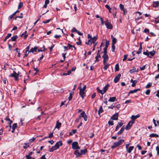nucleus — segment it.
Wrapping results in <instances>:
<instances>
[{
    "label": "nucleus",
    "mask_w": 159,
    "mask_h": 159,
    "mask_svg": "<svg viewBox=\"0 0 159 159\" xmlns=\"http://www.w3.org/2000/svg\"><path fill=\"white\" fill-rule=\"evenodd\" d=\"M98 37L96 36H94L93 38H91L90 39H89L88 42L85 43L86 44L91 45L92 43H95V41L97 39Z\"/></svg>",
    "instance_id": "f257e3e1"
},
{
    "label": "nucleus",
    "mask_w": 159,
    "mask_h": 159,
    "mask_svg": "<svg viewBox=\"0 0 159 159\" xmlns=\"http://www.w3.org/2000/svg\"><path fill=\"white\" fill-rule=\"evenodd\" d=\"M125 141L124 139H120L118 142H115L113 145L111 146V148L113 149L118 147Z\"/></svg>",
    "instance_id": "f03ea898"
},
{
    "label": "nucleus",
    "mask_w": 159,
    "mask_h": 159,
    "mask_svg": "<svg viewBox=\"0 0 159 159\" xmlns=\"http://www.w3.org/2000/svg\"><path fill=\"white\" fill-rule=\"evenodd\" d=\"M155 53V51L154 50L150 52H148L147 50L146 52H143V54L147 56L148 57L150 58L154 55Z\"/></svg>",
    "instance_id": "7ed1b4c3"
},
{
    "label": "nucleus",
    "mask_w": 159,
    "mask_h": 159,
    "mask_svg": "<svg viewBox=\"0 0 159 159\" xmlns=\"http://www.w3.org/2000/svg\"><path fill=\"white\" fill-rule=\"evenodd\" d=\"M72 148L73 149H79L80 148L77 142H74L72 144Z\"/></svg>",
    "instance_id": "20e7f679"
},
{
    "label": "nucleus",
    "mask_w": 159,
    "mask_h": 159,
    "mask_svg": "<svg viewBox=\"0 0 159 159\" xmlns=\"http://www.w3.org/2000/svg\"><path fill=\"white\" fill-rule=\"evenodd\" d=\"M19 75L18 73L17 74L15 71H13V73L11 74L9 76L10 77H14L15 78V80L17 81L18 80Z\"/></svg>",
    "instance_id": "39448f33"
},
{
    "label": "nucleus",
    "mask_w": 159,
    "mask_h": 159,
    "mask_svg": "<svg viewBox=\"0 0 159 159\" xmlns=\"http://www.w3.org/2000/svg\"><path fill=\"white\" fill-rule=\"evenodd\" d=\"M19 75L18 73L17 74L15 71H13V73L11 74L9 76L10 77H14L15 78V80L17 81L18 80Z\"/></svg>",
    "instance_id": "423d86ee"
},
{
    "label": "nucleus",
    "mask_w": 159,
    "mask_h": 159,
    "mask_svg": "<svg viewBox=\"0 0 159 159\" xmlns=\"http://www.w3.org/2000/svg\"><path fill=\"white\" fill-rule=\"evenodd\" d=\"M134 120H131L127 124L125 127L126 130L129 129L132 126V125L134 123Z\"/></svg>",
    "instance_id": "0eeeda50"
},
{
    "label": "nucleus",
    "mask_w": 159,
    "mask_h": 159,
    "mask_svg": "<svg viewBox=\"0 0 159 159\" xmlns=\"http://www.w3.org/2000/svg\"><path fill=\"white\" fill-rule=\"evenodd\" d=\"M80 91L79 92V94L81 97L82 99H83L84 97L85 96V92H84V90H83L82 89V88L80 87Z\"/></svg>",
    "instance_id": "6e6552de"
},
{
    "label": "nucleus",
    "mask_w": 159,
    "mask_h": 159,
    "mask_svg": "<svg viewBox=\"0 0 159 159\" xmlns=\"http://www.w3.org/2000/svg\"><path fill=\"white\" fill-rule=\"evenodd\" d=\"M105 24L107 28L110 29H112V25L110 23L108 22L107 21H105Z\"/></svg>",
    "instance_id": "1a4fd4ad"
},
{
    "label": "nucleus",
    "mask_w": 159,
    "mask_h": 159,
    "mask_svg": "<svg viewBox=\"0 0 159 159\" xmlns=\"http://www.w3.org/2000/svg\"><path fill=\"white\" fill-rule=\"evenodd\" d=\"M102 57L103 59V63H106L108 61V55L107 54H104Z\"/></svg>",
    "instance_id": "9d476101"
},
{
    "label": "nucleus",
    "mask_w": 159,
    "mask_h": 159,
    "mask_svg": "<svg viewBox=\"0 0 159 159\" xmlns=\"http://www.w3.org/2000/svg\"><path fill=\"white\" fill-rule=\"evenodd\" d=\"M80 117L81 116L83 118L85 121H86L87 120V116L85 114L84 111H83L80 113Z\"/></svg>",
    "instance_id": "9b49d317"
},
{
    "label": "nucleus",
    "mask_w": 159,
    "mask_h": 159,
    "mask_svg": "<svg viewBox=\"0 0 159 159\" xmlns=\"http://www.w3.org/2000/svg\"><path fill=\"white\" fill-rule=\"evenodd\" d=\"M121 76L120 74H118L114 78V81L115 83H117L119 80Z\"/></svg>",
    "instance_id": "f8f14e48"
},
{
    "label": "nucleus",
    "mask_w": 159,
    "mask_h": 159,
    "mask_svg": "<svg viewBox=\"0 0 159 159\" xmlns=\"http://www.w3.org/2000/svg\"><path fill=\"white\" fill-rule=\"evenodd\" d=\"M118 113H116L112 116L111 119L113 120H117L118 119Z\"/></svg>",
    "instance_id": "ddd939ff"
},
{
    "label": "nucleus",
    "mask_w": 159,
    "mask_h": 159,
    "mask_svg": "<svg viewBox=\"0 0 159 159\" xmlns=\"http://www.w3.org/2000/svg\"><path fill=\"white\" fill-rule=\"evenodd\" d=\"M62 145V143L61 141H60L57 142L55 145L56 148L58 149L59 148L60 146H61Z\"/></svg>",
    "instance_id": "4468645a"
},
{
    "label": "nucleus",
    "mask_w": 159,
    "mask_h": 159,
    "mask_svg": "<svg viewBox=\"0 0 159 159\" xmlns=\"http://www.w3.org/2000/svg\"><path fill=\"white\" fill-rule=\"evenodd\" d=\"M140 116L139 114H138L136 116L132 115L131 117V118L132 119V120H134L136 119L137 118L139 117Z\"/></svg>",
    "instance_id": "2eb2a0df"
},
{
    "label": "nucleus",
    "mask_w": 159,
    "mask_h": 159,
    "mask_svg": "<svg viewBox=\"0 0 159 159\" xmlns=\"http://www.w3.org/2000/svg\"><path fill=\"white\" fill-rule=\"evenodd\" d=\"M123 125V123L122 122H120L118 123L117 124V125L116 127V129H115V131H117L119 128L121 127Z\"/></svg>",
    "instance_id": "dca6fc26"
},
{
    "label": "nucleus",
    "mask_w": 159,
    "mask_h": 159,
    "mask_svg": "<svg viewBox=\"0 0 159 159\" xmlns=\"http://www.w3.org/2000/svg\"><path fill=\"white\" fill-rule=\"evenodd\" d=\"M130 82L132 83L131 86L134 87L136 85V84L137 83V81L136 80H134L132 79H131L130 80Z\"/></svg>",
    "instance_id": "f3484780"
},
{
    "label": "nucleus",
    "mask_w": 159,
    "mask_h": 159,
    "mask_svg": "<svg viewBox=\"0 0 159 159\" xmlns=\"http://www.w3.org/2000/svg\"><path fill=\"white\" fill-rule=\"evenodd\" d=\"M74 154L77 157H78L81 155L80 152H79V150H75L74 153Z\"/></svg>",
    "instance_id": "a211bd4d"
},
{
    "label": "nucleus",
    "mask_w": 159,
    "mask_h": 159,
    "mask_svg": "<svg viewBox=\"0 0 159 159\" xmlns=\"http://www.w3.org/2000/svg\"><path fill=\"white\" fill-rule=\"evenodd\" d=\"M109 85V84H107L105 87H104L103 89L102 90V92H103V94L105 93L106 91L107 90L108 87Z\"/></svg>",
    "instance_id": "6ab92c4d"
},
{
    "label": "nucleus",
    "mask_w": 159,
    "mask_h": 159,
    "mask_svg": "<svg viewBox=\"0 0 159 159\" xmlns=\"http://www.w3.org/2000/svg\"><path fill=\"white\" fill-rule=\"evenodd\" d=\"M134 148V147L133 146L129 147L128 148V149H126L127 152L128 153H130Z\"/></svg>",
    "instance_id": "aec40b11"
},
{
    "label": "nucleus",
    "mask_w": 159,
    "mask_h": 159,
    "mask_svg": "<svg viewBox=\"0 0 159 159\" xmlns=\"http://www.w3.org/2000/svg\"><path fill=\"white\" fill-rule=\"evenodd\" d=\"M125 129V128L124 126H122L120 130L117 133V134L118 135H120L123 132Z\"/></svg>",
    "instance_id": "412c9836"
},
{
    "label": "nucleus",
    "mask_w": 159,
    "mask_h": 159,
    "mask_svg": "<svg viewBox=\"0 0 159 159\" xmlns=\"http://www.w3.org/2000/svg\"><path fill=\"white\" fill-rule=\"evenodd\" d=\"M61 123L59 122V121L58 120L55 126L56 128H57L59 129L61 127Z\"/></svg>",
    "instance_id": "4be33fe9"
},
{
    "label": "nucleus",
    "mask_w": 159,
    "mask_h": 159,
    "mask_svg": "<svg viewBox=\"0 0 159 159\" xmlns=\"http://www.w3.org/2000/svg\"><path fill=\"white\" fill-rule=\"evenodd\" d=\"M38 47H35L34 48H32L30 50V52H36Z\"/></svg>",
    "instance_id": "5701e85b"
},
{
    "label": "nucleus",
    "mask_w": 159,
    "mask_h": 159,
    "mask_svg": "<svg viewBox=\"0 0 159 159\" xmlns=\"http://www.w3.org/2000/svg\"><path fill=\"white\" fill-rule=\"evenodd\" d=\"M57 148H56L55 146L54 145V146H52L51 148H50L49 151L50 152H52L54 150H57Z\"/></svg>",
    "instance_id": "b1692460"
},
{
    "label": "nucleus",
    "mask_w": 159,
    "mask_h": 159,
    "mask_svg": "<svg viewBox=\"0 0 159 159\" xmlns=\"http://www.w3.org/2000/svg\"><path fill=\"white\" fill-rule=\"evenodd\" d=\"M87 152V150L86 149H85L84 150H80V154L81 155L85 154Z\"/></svg>",
    "instance_id": "393cba45"
},
{
    "label": "nucleus",
    "mask_w": 159,
    "mask_h": 159,
    "mask_svg": "<svg viewBox=\"0 0 159 159\" xmlns=\"http://www.w3.org/2000/svg\"><path fill=\"white\" fill-rule=\"evenodd\" d=\"M116 99V98L115 97H110L109 99L108 100V101L110 102H114Z\"/></svg>",
    "instance_id": "a878e982"
},
{
    "label": "nucleus",
    "mask_w": 159,
    "mask_h": 159,
    "mask_svg": "<svg viewBox=\"0 0 159 159\" xmlns=\"http://www.w3.org/2000/svg\"><path fill=\"white\" fill-rule=\"evenodd\" d=\"M104 65V66L103 68L105 70H106L108 68L109 66V64L106 63H103Z\"/></svg>",
    "instance_id": "bb28decb"
},
{
    "label": "nucleus",
    "mask_w": 159,
    "mask_h": 159,
    "mask_svg": "<svg viewBox=\"0 0 159 159\" xmlns=\"http://www.w3.org/2000/svg\"><path fill=\"white\" fill-rule=\"evenodd\" d=\"M159 4V2H153V6L154 7H157L158 6Z\"/></svg>",
    "instance_id": "cd10ccee"
},
{
    "label": "nucleus",
    "mask_w": 159,
    "mask_h": 159,
    "mask_svg": "<svg viewBox=\"0 0 159 159\" xmlns=\"http://www.w3.org/2000/svg\"><path fill=\"white\" fill-rule=\"evenodd\" d=\"M140 89H135L134 90H131L129 92V93H135L137 92L138 91H139Z\"/></svg>",
    "instance_id": "c85d7f7f"
},
{
    "label": "nucleus",
    "mask_w": 159,
    "mask_h": 159,
    "mask_svg": "<svg viewBox=\"0 0 159 159\" xmlns=\"http://www.w3.org/2000/svg\"><path fill=\"white\" fill-rule=\"evenodd\" d=\"M27 33V31H25L20 36L21 37H22L24 35V39H25L27 36V34H26V33Z\"/></svg>",
    "instance_id": "c756f323"
},
{
    "label": "nucleus",
    "mask_w": 159,
    "mask_h": 159,
    "mask_svg": "<svg viewBox=\"0 0 159 159\" xmlns=\"http://www.w3.org/2000/svg\"><path fill=\"white\" fill-rule=\"evenodd\" d=\"M142 50V43H140L139 46V50L137 52V54H140L141 52V50Z\"/></svg>",
    "instance_id": "7c9ffc66"
},
{
    "label": "nucleus",
    "mask_w": 159,
    "mask_h": 159,
    "mask_svg": "<svg viewBox=\"0 0 159 159\" xmlns=\"http://www.w3.org/2000/svg\"><path fill=\"white\" fill-rule=\"evenodd\" d=\"M150 137H158L159 135L158 134L152 133L150 134Z\"/></svg>",
    "instance_id": "2f4dec72"
},
{
    "label": "nucleus",
    "mask_w": 159,
    "mask_h": 159,
    "mask_svg": "<svg viewBox=\"0 0 159 159\" xmlns=\"http://www.w3.org/2000/svg\"><path fill=\"white\" fill-rule=\"evenodd\" d=\"M138 70V69L136 70L135 68L134 67L133 69H131L129 70V72L131 73H133L135 72H137Z\"/></svg>",
    "instance_id": "473e14b6"
},
{
    "label": "nucleus",
    "mask_w": 159,
    "mask_h": 159,
    "mask_svg": "<svg viewBox=\"0 0 159 159\" xmlns=\"http://www.w3.org/2000/svg\"><path fill=\"white\" fill-rule=\"evenodd\" d=\"M17 38L18 36L17 35H15L14 36L11 37V39L12 41H16Z\"/></svg>",
    "instance_id": "72a5a7b5"
},
{
    "label": "nucleus",
    "mask_w": 159,
    "mask_h": 159,
    "mask_svg": "<svg viewBox=\"0 0 159 159\" xmlns=\"http://www.w3.org/2000/svg\"><path fill=\"white\" fill-rule=\"evenodd\" d=\"M76 132V129H73L72 130V131L70 132L69 133V134L70 135H72L73 134H75Z\"/></svg>",
    "instance_id": "f704fd0d"
},
{
    "label": "nucleus",
    "mask_w": 159,
    "mask_h": 159,
    "mask_svg": "<svg viewBox=\"0 0 159 159\" xmlns=\"http://www.w3.org/2000/svg\"><path fill=\"white\" fill-rule=\"evenodd\" d=\"M115 70L116 71H118L119 70V67L118 63L116 64L115 66Z\"/></svg>",
    "instance_id": "c9c22d12"
},
{
    "label": "nucleus",
    "mask_w": 159,
    "mask_h": 159,
    "mask_svg": "<svg viewBox=\"0 0 159 159\" xmlns=\"http://www.w3.org/2000/svg\"><path fill=\"white\" fill-rule=\"evenodd\" d=\"M45 50V47H44V46H43V48H41L40 49H39L38 50V51L39 52L44 51Z\"/></svg>",
    "instance_id": "e433bc0d"
},
{
    "label": "nucleus",
    "mask_w": 159,
    "mask_h": 159,
    "mask_svg": "<svg viewBox=\"0 0 159 159\" xmlns=\"http://www.w3.org/2000/svg\"><path fill=\"white\" fill-rule=\"evenodd\" d=\"M68 46L69 47V48L70 49H71V48H74V49L75 50L76 49V48H75V46L74 45H70V44L69 43H68Z\"/></svg>",
    "instance_id": "4c0bfd02"
},
{
    "label": "nucleus",
    "mask_w": 159,
    "mask_h": 159,
    "mask_svg": "<svg viewBox=\"0 0 159 159\" xmlns=\"http://www.w3.org/2000/svg\"><path fill=\"white\" fill-rule=\"evenodd\" d=\"M116 42H117V39L115 38H113V39H112V44H115L116 43Z\"/></svg>",
    "instance_id": "58836bf2"
},
{
    "label": "nucleus",
    "mask_w": 159,
    "mask_h": 159,
    "mask_svg": "<svg viewBox=\"0 0 159 159\" xmlns=\"http://www.w3.org/2000/svg\"><path fill=\"white\" fill-rule=\"evenodd\" d=\"M120 9L123 11H124V6L121 4H120Z\"/></svg>",
    "instance_id": "ea45409f"
},
{
    "label": "nucleus",
    "mask_w": 159,
    "mask_h": 159,
    "mask_svg": "<svg viewBox=\"0 0 159 159\" xmlns=\"http://www.w3.org/2000/svg\"><path fill=\"white\" fill-rule=\"evenodd\" d=\"M103 111V110L102 109V106H101L100 107V108L98 111V113L99 115L100 113H102Z\"/></svg>",
    "instance_id": "a19ab883"
},
{
    "label": "nucleus",
    "mask_w": 159,
    "mask_h": 159,
    "mask_svg": "<svg viewBox=\"0 0 159 159\" xmlns=\"http://www.w3.org/2000/svg\"><path fill=\"white\" fill-rule=\"evenodd\" d=\"M109 44V41H108L107 40L106 41L105 47L107 48Z\"/></svg>",
    "instance_id": "79ce46f5"
},
{
    "label": "nucleus",
    "mask_w": 159,
    "mask_h": 159,
    "mask_svg": "<svg viewBox=\"0 0 159 159\" xmlns=\"http://www.w3.org/2000/svg\"><path fill=\"white\" fill-rule=\"evenodd\" d=\"M24 145H25V146H23V148L24 149H26L28 148H29L30 146L29 145V144H27L26 143H24Z\"/></svg>",
    "instance_id": "37998d69"
},
{
    "label": "nucleus",
    "mask_w": 159,
    "mask_h": 159,
    "mask_svg": "<svg viewBox=\"0 0 159 159\" xmlns=\"http://www.w3.org/2000/svg\"><path fill=\"white\" fill-rule=\"evenodd\" d=\"M152 83H149L146 86V88H150L152 85Z\"/></svg>",
    "instance_id": "c03bdc74"
},
{
    "label": "nucleus",
    "mask_w": 159,
    "mask_h": 159,
    "mask_svg": "<svg viewBox=\"0 0 159 159\" xmlns=\"http://www.w3.org/2000/svg\"><path fill=\"white\" fill-rule=\"evenodd\" d=\"M100 58L99 57L98 55V54H97V55L95 57V62H96V61L98 62L99 61V60L98 59V58Z\"/></svg>",
    "instance_id": "a18cd8bd"
},
{
    "label": "nucleus",
    "mask_w": 159,
    "mask_h": 159,
    "mask_svg": "<svg viewBox=\"0 0 159 159\" xmlns=\"http://www.w3.org/2000/svg\"><path fill=\"white\" fill-rule=\"evenodd\" d=\"M107 48L104 47L103 48V52H102L104 54H107Z\"/></svg>",
    "instance_id": "49530a36"
},
{
    "label": "nucleus",
    "mask_w": 159,
    "mask_h": 159,
    "mask_svg": "<svg viewBox=\"0 0 159 159\" xmlns=\"http://www.w3.org/2000/svg\"><path fill=\"white\" fill-rule=\"evenodd\" d=\"M101 50V48H100V50H98L97 51L98 55L99 56V57L100 58H101V55H100Z\"/></svg>",
    "instance_id": "de8ad7c7"
},
{
    "label": "nucleus",
    "mask_w": 159,
    "mask_h": 159,
    "mask_svg": "<svg viewBox=\"0 0 159 159\" xmlns=\"http://www.w3.org/2000/svg\"><path fill=\"white\" fill-rule=\"evenodd\" d=\"M23 5V3L22 2H20L19 5L18 7V9H19Z\"/></svg>",
    "instance_id": "09e8293b"
},
{
    "label": "nucleus",
    "mask_w": 159,
    "mask_h": 159,
    "mask_svg": "<svg viewBox=\"0 0 159 159\" xmlns=\"http://www.w3.org/2000/svg\"><path fill=\"white\" fill-rule=\"evenodd\" d=\"M97 89L98 92L102 94H103V92H102V90H100L98 88H97Z\"/></svg>",
    "instance_id": "8fccbe9b"
},
{
    "label": "nucleus",
    "mask_w": 159,
    "mask_h": 159,
    "mask_svg": "<svg viewBox=\"0 0 159 159\" xmlns=\"http://www.w3.org/2000/svg\"><path fill=\"white\" fill-rule=\"evenodd\" d=\"M17 124L16 123H14L12 126V129H16V128L17 127Z\"/></svg>",
    "instance_id": "3c124183"
},
{
    "label": "nucleus",
    "mask_w": 159,
    "mask_h": 159,
    "mask_svg": "<svg viewBox=\"0 0 159 159\" xmlns=\"http://www.w3.org/2000/svg\"><path fill=\"white\" fill-rule=\"evenodd\" d=\"M52 19L47 20L45 21H44L43 22V23H49L51 20Z\"/></svg>",
    "instance_id": "603ef678"
},
{
    "label": "nucleus",
    "mask_w": 159,
    "mask_h": 159,
    "mask_svg": "<svg viewBox=\"0 0 159 159\" xmlns=\"http://www.w3.org/2000/svg\"><path fill=\"white\" fill-rule=\"evenodd\" d=\"M72 93H70V96H69V97L68 98L69 101H70L72 99Z\"/></svg>",
    "instance_id": "864d4df0"
},
{
    "label": "nucleus",
    "mask_w": 159,
    "mask_h": 159,
    "mask_svg": "<svg viewBox=\"0 0 159 159\" xmlns=\"http://www.w3.org/2000/svg\"><path fill=\"white\" fill-rule=\"evenodd\" d=\"M156 150L157 151V155H159V147L157 146L156 147Z\"/></svg>",
    "instance_id": "5fc2aeb1"
},
{
    "label": "nucleus",
    "mask_w": 159,
    "mask_h": 159,
    "mask_svg": "<svg viewBox=\"0 0 159 159\" xmlns=\"http://www.w3.org/2000/svg\"><path fill=\"white\" fill-rule=\"evenodd\" d=\"M109 125H113V121H109L108 122Z\"/></svg>",
    "instance_id": "6e6d98bb"
},
{
    "label": "nucleus",
    "mask_w": 159,
    "mask_h": 159,
    "mask_svg": "<svg viewBox=\"0 0 159 159\" xmlns=\"http://www.w3.org/2000/svg\"><path fill=\"white\" fill-rule=\"evenodd\" d=\"M128 57V55H125L124 56V58L123 59V61H125V60Z\"/></svg>",
    "instance_id": "4d7b16f0"
},
{
    "label": "nucleus",
    "mask_w": 159,
    "mask_h": 159,
    "mask_svg": "<svg viewBox=\"0 0 159 159\" xmlns=\"http://www.w3.org/2000/svg\"><path fill=\"white\" fill-rule=\"evenodd\" d=\"M150 89H147L145 92V94L147 95H149L150 93Z\"/></svg>",
    "instance_id": "13d9d810"
},
{
    "label": "nucleus",
    "mask_w": 159,
    "mask_h": 159,
    "mask_svg": "<svg viewBox=\"0 0 159 159\" xmlns=\"http://www.w3.org/2000/svg\"><path fill=\"white\" fill-rule=\"evenodd\" d=\"M35 138H32V139H30V140H29V142L31 143L32 142L34 141H35Z\"/></svg>",
    "instance_id": "bf43d9fd"
},
{
    "label": "nucleus",
    "mask_w": 159,
    "mask_h": 159,
    "mask_svg": "<svg viewBox=\"0 0 159 159\" xmlns=\"http://www.w3.org/2000/svg\"><path fill=\"white\" fill-rule=\"evenodd\" d=\"M111 47H112V51L113 52H114L115 50V44H112Z\"/></svg>",
    "instance_id": "052dcab7"
},
{
    "label": "nucleus",
    "mask_w": 159,
    "mask_h": 159,
    "mask_svg": "<svg viewBox=\"0 0 159 159\" xmlns=\"http://www.w3.org/2000/svg\"><path fill=\"white\" fill-rule=\"evenodd\" d=\"M97 43H98V42H96V43H95L94 44V45H93V51H94L95 50V47H96V46L97 45Z\"/></svg>",
    "instance_id": "680f3d73"
},
{
    "label": "nucleus",
    "mask_w": 159,
    "mask_h": 159,
    "mask_svg": "<svg viewBox=\"0 0 159 159\" xmlns=\"http://www.w3.org/2000/svg\"><path fill=\"white\" fill-rule=\"evenodd\" d=\"M77 30L76 29V28L74 27L73 28V29L71 30V32H76L77 31Z\"/></svg>",
    "instance_id": "e2e57ef3"
},
{
    "label": "nucleus",
    "mask_w": 159,
    "mask_h": 159,
    "mask_svg": "<svg viewBox=\"0 0 159 159\" xmlns=\"http://www.w3.org/2000/svg\"><path fill=\"white\" fill-rule=\"evenodd\" d=\"M34 70L36 71V72L34 73V75H35L38 71L39 70L37 69V68H35L34 67Z\"/></svg>",
    "instance_id": "0e129e2a"
},
{
    "label": "nucleus",
    "mask_w": 159,
    "mask_h": 159,
    "mask_svg": "<svg viewBox=\"0 0 159 159\" xmlns=\"http://www.w3.org/2000/svg\"><path fill=\"white\" fill-rule=\"evenodd\" d=\"M96 93H93L91 96V98L92 99H93L96 96Z\"/></svg>",
    "instance_id": "69168bd1"
},
{
    "label": "nucleus",
    "mask_w": 159,
    "mask_h": 159,
    "mask_svg": "<svg viewBox=\"0 0 159 159\" xmlns=\"http://www.w3.org/2000/svg\"><path fill=\"white\" fill-rule=\"evenodd\" d=\"M131 102V100H126L125 101V104H127V103H129Z\"/></svg>",
    "instance_id": "338daca9"
},
{
    "label": "nucleus",
    "mask_w": 159,
    "mask_h": 159,
    "mask_svg": "<svg viewBox=\"0 0 159 159\" xmlns=\"http://www.w3.org/2000/svg\"><path fill=\"white\" fill-rule=\"evenodd\" d=\"M26 158L27 159H32V157L30 156H29V155H26Z\"/></svg>",
    "instance_id": "774afa93"
}]
</instances>
